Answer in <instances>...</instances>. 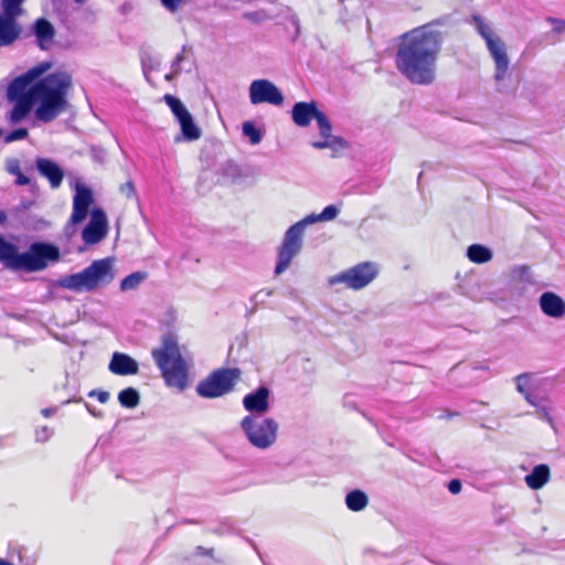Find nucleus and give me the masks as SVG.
I'll return each instance as SVG.
<instances>
[{"mask_svg": "<svg viewBox=\"0 0 565 565\" xmlns=\"http://www.w3.org/2000/svg\"><path fill=\"white\" fill-rule=\"evenodd\" d=\"M51 67L43 62L11 81L7 89V98L14 103L8 115L12 125L21 122L36 104L35 118L42 122H52L68 106V94L73 87L72 74L58 70L38 79Z\"/></svg>", "mask_w": 565, "mask_h": 565, "instance_id": "nucleus-1", "label": "nucleus"}, {"mask_svg": "<svg viewBox=\"0 0 565 565\" xmlns=\"http://www.w3.org/2000/svg\"><path fill=\"white\" fill-rule=\"evenodd\" d=\"M443 44V33L430 24L405 32L399 36L395 55L397 71L414 85L433 84Z\"/></svg>", "mask_w": 565, "mask_h": 565, "instance_id": "nucleus-2", "label": "nucleus"}, {"mask_svg": "<svg viewBox=\"0 0 565 565\" xmlns=\"http://www.w3.org/2000/svg\"><path fill=\"white\" fill-rule=\"evenodd\" d=\"M61 253L57 246L44 243H32L24 253H18L17 247L0 235V262L13 270L35 273L45 269L50 263L58 262Z\"/></svg>", "mask_w": 565, "mask_h": 565, "instance_id": "nucleus-3", "label": "nucleus"}, {"mask_svg": "<svg viewBox=\"0 0 565 565\" xmlns=\"http://www.w3.org/2000/svg\"><path fill=\"white\" fill-rule=\"evenodd\" d=\"M151 356L168 386L179 391H183L188 386V364L182 356L177 335L164 334L161 338L160 347L152 349Z\"/></svg>", "mask_w": 565, "mask_h": 565, "instance_id": "nucleus-4", "label": "nucleus"}, {"mask_svg": "<svg viewBox=\"0 0 565 565\" xmlns=\"http://www.w3.org/2000/svg\"><path fill=\"white\" fill-rule=\"evenodd\" d=\"M339 214V210L335 205L326 206L320 214H311L300 222L291 225L284 237L281 245L278 248V262L275 268V274L280 275L284 273L294 257L301 250L302 236L307 224H311L318 221H331L334 220Z\"/></svg>", "mask_w": 565, "mask_h": 565, "instance_id": "nucleus-5", "label": "nucleus"}, {"mask_svg": "<svg viewBox=\"0 0 565 565\" xmlns=\"http://www.w3.org/2000/svg\"><path fill=\"white\" fill-rule=\"evenodd\" d=\"M114 278V259L106 257L94 260L79 273L64 276L60 279L58 285L75 292L93 291L100 286L108 285Z\"/></svg>", "mask_w": 565, "mask_h": 565, "instance_id": "nucleus-6", "label": "nucleus"}, {"mask_svg": "<svg viewBox=\"0 0 565 565\" xmlns=\"http://www.w3.org/2000/svg\"><path fill=\"white\" fill-rule=\"evenodd\" d=\"M238 367H218L209 373L196 385V394L203 398H217L232 393L241 381Z\"/></svg>", "mask_w": 565, "mask_h": 565, "instance_id": "nucleus-7", "label": "nucleus"}, {"mask_svg": "<svg viewBox=\"0 0 565 565\" xmlns=\"http://www.w3.org/2000/svg\"><path fill=\"white\" fill-rule=\"evenodd\" d=\"M241 427L248 441L258 449H267L277 440L278 424L273 418L245 416Z\"/></svg>", "mask_w": 565, "mask_h": 565, "instance_id": "nucleus-8", "label": "nucleus"}, {"mask_svg": "<svg viewBox=\"0 0 565 565\" xmlns=\"http://www.w3.org/2000/svg\"><path fill=\"white\" fill-rule=\"evenodd\" d=\"M475 22L478 33L484 40L487 49L494 61V78L497 81H502L508 74L510 64L505 43L492 31L490 25L484 23L479 17H475Z\"/></svg>", "mask_w": 565, "mask_h": 565, "instance_id": "nucleus-9", "label": "nucleus"}, {"mask_svg": "<svg viewBox=\"0 0 565 565\" xmlns=\"http://www.w3.org/2000/svg\"><path fill=\"white\" fill-rule=\"evenodd\" d=\"M379 268L372 262H362L329 278V285L344 284L347 288L360 290L377 276Z\"/></svg>", "mask_w": 565, "mask_h": 565, "instance_id": "nucleus-10", "label": "nucleus"}, {"mask_svg": "<svg viewBox=\"0 0 565 565\" xmlns=\"http://www.w3.org/2000/svg\"><path fill=\"white\" fill-rule=\"evenodd\" d=\"M163 100L178 119L184 138L188 140L199 139L201 131L194 124L192 115L188 111L182 102L171 94H166L163 96Z\"/></svg>", "mask_w": 565, "mask_h": 565, "instance_id": "nucleus-11", "label": "nucleus"}, {"mask_svg": "<svg viewBox=\"0 0 565 565\" xmlns=\"http://www.w3.org/2000/svg\"><path fill=\"white\" fill-rule=\"evenodd\" d=\"M249 100L253 105L267 103L279 106L284 103V96L270 81L256 79L249 86Z\"/></svg>", "mask_w": 565, "mask_h": 565, "instance_id": "nucleus-12", "label": "nucleus"}, {"mask_svg": "<svg viewBox=\"0 0 565 565\" xmlns=\"http://www.w3.org/2000/svg\"><path fill=\"white\" fill-rule=\"evenodd\" d=\"M108 231V222L105 212L95 207L90 212V220L82 232L83 241L88 245L99 243L105 238Z\"/></svg>", "mask_w": 565, "mask_h": 565, "instance_id": "nucleus-13", "label": "nucleus"}, {"mask_svg": "<svg viewBox=\"0 0 565 565\" xmlns=\"http://www.w3.org/2000/svg\"><path fill=\"white\" fill-rule=\"evenodd\" d=\"M316 121L322 140L312 142L315 149L333 148L335 146L344 147L347 145L343 138L332 136V125L323 111L318 114Z\"/></svg>", "mask_w": 565, "mask_h": 565, "instance_id": "nucleus-14", "label": "nucleus"}, {"mask_svg": "<svg viewBox=\"0 0 565 565\" xmlns=\"http://www.w3.org/2000/svg\"><path fill=\"white\" fill-rule=\"evenodd\" d=\"M92 191L85 186L78 188L73 199V211L70 220L71 223L78 224L83 222L88 214V209L92 205Z\"/></svg>", "mask_w": 565, "mask_h": 565, "instance_id": "nucleus-15", "label": "nucleus"}, {"mask_svg": "<svg viewBox=\"0 0 565 565\" xmlns=\"http://www.w3.org/2000/svg\"><path fill=\"white\" fill-rule=\"evenodd\" d=\"M320 111L313 100L309 103L298 102L291 109V118L298 127H308L312 119L316 120Z\"/></svg>", "mask_w": 565, "mask_h": 565, "instance_id": "nucleus-16", "label": "nucleus"}, {"mask_svg": "<svg viewBox=\"0 0 565 565\" xmlns=\"http://www.w3.org/2000/svg\"><path fill=\"white\" fill-rule=\"evenodd\" d=\"M113 374L126 376L136 375L139 372L138 362L130 355L121 352H115L108 365Z\"/></svg>", "mask_w": 565, "mask_h": 565, "instance_id": "nucleus-17", "label": "nucleus"}, {"mask_svg": "<svg viewBox=\"0 0 565 565\" xmlns=\"http://www.w3.org/2000/svg\"><path fill=\"white\" fill-rule=\"evenodd\" d=\"M542 312L551 318L559 319L565 316V301L553 291H545L540 297Z\"/></svg>", "mask_w": 565, "mask_h": 565, "instance_id": "nucleus-18", "label": "nucleus"}, {"mask_svg": "<svg viewBox=\"0 0 565 565\" xmlns=\"http://www.w3.org/2000/svg\"><path fill=\"white\" fill-rule=\"evenodd\" d=\"M33 33L41 50L47 51L52 47L56 31L47 19L38 18L33 23Z\"/></svg>", "mask_w": 565, "mask_h": 565, "instance_id": "nucleus-19", "label": "nucleus"}, {"mask_svg": "<svg viewBox=\"0 0 565 565\" xmlns=\"http://www.w3.org/2000/svg\"><path fill=\"white\" fill-rule=\"evenodd\" d=\"M268 396L269 390L260 386L254 393L244 396L243 405L248 412L265 413L269 407Z\"/></svg>", "mask_w": 565, "mask_h": 565, "instance_id": "nucleus-20", "label": "nucleus"}, {"mask_svg": "<svg viewBox=\"0 0 565 565\" xmlns=\"http://www.w3.org/2000/svg\"><path fill=\"white\" fill-rule=\"evenodd\" d=\"M36 168L41 175L49 180L52 188H58L61 185L64 172L56 162L50 159L40 158L36 160Z\"/></svg>", "mask_w": 565, "mask_h": 565, "instance_id": "nucleus-21", "label": "nucleus"}, {"mask_svg": "<svg viewBox=\"0 0 565 565\" xmlns=\"http://www.w3.org/2000/svg\"><path fill=\"white\" fill-rule=\"evenodd\" d=\"M15 15L0 13V43L12 44L20 35L21 29L15 22Z\"/></svg>", "mask_w": 565, "mask_h": 565, "instance_id": "nucleus-22", "label": "nucleus"}, {"mask_svg": "<svg viewBox=\"0 0 565 565\" xmlns=\"http://www.w3.org/2000/svg\"><path fill=\"white\" fill-rule=\"evenodd\" d=\"M550 477V467L545 463H541L535 466L532 472L525 477V482L532 490H539L548 482Z\"/></svg>", "mask_w": 565, "mask_h": 565, "instance_id": "nucleus-23", "label": "nucleus"}, {"mask_svg": "<svg viewBox=\"0 0 565 565\" xmlns=\"http://www.w3.org/2000/svg\"><path fill=\"white\" fill-rule=\"evenodd\" d=\"M467 256L475 264H484L492 258V253L483 245L473 244L468 247Z\"/></svg>", "mask_w": 565, "mask_h": 565, "instance_id": "nucleus-24", "label": "nucleus"}, {"mask_svg": "<svg viewBox=\"0 0 565 565\" xmlns=\"http://www.w3.org/2000/svg\"><path fill=\"white\" fill-rule=\"evenodd\" d=\"M367 495L361 490H353L347 494L345 503L348 509L354 512L363 510L367 505Z\"/></svg>", "mask_w": 565, "mask_h": 565, "instance_id": "nucleus-25", "label": "nucleus"}, {"mask_svg": "<svg viewBox=\"0 0 565 565\" xmlns=\"http://www.w3.org/2000/svg\"><path fill=\"white\" fill-rule=\"evenodd\" d=\"M118 401L122 407L135 408L140 403V395L136 388L126 387L119 392Z\"/></svg>", "mask_w": 565, "mask_h": 565, "instance_id": "nucleus-26", "label": "nucleus"}, {"mask_svg": "<svg viewBox=\"0 0 565 565\" xmlns=\"http://www.w3.org/2000/svg\"><path fill=\"white\" fill-rule=\"evenodd\" d=\"M244 136L249 139L252 145H258L262 141V131L255 126L253 121H245L242 126Z\"/></svg>", "mask_w": 565, "mask_h": 565, "instance_id": "nucleus-27", "label": "nucleus"}, {"mask_svg": "<svg viewBox=\"0 0 565 565\" xmlns=\"http://www.w3.org/2000/svg\"><path fill=\"white\" fill-rule=\"evenodd\" d=\"M145 277L146 275L140 271L128 275L121 280L120 289L124 291L136 289L145 279Z\"/></svg>", "mask_w": 565, "mask_h": 565, "instance_id": "nucleus-28", "label": "nucleus"}, {"mask_svg": "<svg viewBox=\"0 0 565 565\" xmlns=\"http://www.w3.org/2000/svg\"><path fill=\"white\" fill-rule=\"evenodd\" d=\"M8 172L15 175V184L26 185L30 183V179L21 172L20 163L18 160H12L8 166Z\"/></svg>", "mask_w": 565, "mask_h": 565, "instance_id": "nucleus-29", "label": "nucleus"}, {"mask_svg": "<svg viewBox=\"0 0 565 565\" xmlns=\"http://www.w3.org/2000/svg\"><path fill=\"white\" fill-rule=\"evenodd\" d=\"M24 0H1L3 13L18 17L21 13V4Z\"/></svg>", "mask_w": 565, "mask_h": 565, "instance_id": "nucleus-30", "label": "nucleus"}, {"mask_svg": "<svg viewBox=\"0 0 565 565\" xmlns=\"http://www.w3.org/2000/svg\"><path fill=\"white\" fill-rule=\"evenodd\" d=\"M518 390L520 393H522L525 397V399L531 404V405H535V402L533 401L532 398V395L529 391V385H530V377L527 374H521L518 376Z\"/></svg>", "mask_w": 565, "mask_h": 565, "instance_id": "nucleus-31", "label": "nucleus"}, {"mask_svg": "<svg viewBox=\"0 0 565 565\" xmlns=\"http://www.w3.org/2000/svg\"><path fill=\"white\" fill-rule=\"evenodd\" d=\"M54 435V429L47 425L40 426L35 429L34 436L38 443H46Z\"/></svg>", "mask_w": 565, "mask_h": 565, "instance_id": "nucleus-32", "label": "nucleus"}, {"mask_svg": "<svg viewBox=\"0 0 565 565\" xmlns=\"http://www.w3.org/2000/svg\"><path fill=\"white\" fill-rule=\"evenodd\" d=\"M28 135H29V131L26 128L14 129V130L10 131L8 135H6L4 142L10 143L15 140H22V139L26 138Z\"/></svg>", "mask_w": 565, "mask_h": 565, "instance_id": "nucleus-33", "label": "nucleus"}, {"mask_svg": "<svg viewBox=\"0 0 565 565\" xmlns=\"http://www.w3.org/2000/svg\"><path fill=\"white\" fill-rule=\"evenodd\" d=\"M244 18L254 23H260V22L265 21L266 19H268V14L266 13L265 10H258V11H253V12H245Z\"/></svg>", "mask_w": 565, "mask_h": 565, "instance_id": "nucleus-34", "label": "nucleus"}, {"mask_svg": "<svg viewBox=\"0 0 565 565\" xmlns=\"http://www.w3.org/2000/svg\"><path fill=\"white\" fill-rule=\"evenodd\" d=\"M161 3L166 9H168L170 12H175L180 8L182 3H184L186 0H160Z\"/></svg>", "mask_w": 565, "mask_h": 565, "instance_id": "nucleus-35", "label": "nucleus"}, {"mask_svg": "<svg viewBox=\"0 0 565 565\" xmlns=\"http://www.w3.org/2000/svg\"><path fill=\"white\" fill-rule=\"evenodd\" d=\"M120 192L127 198H134L136 194L134 183L131 181H127L126 183L121 184Z\"/></svg>", "mask_w": 565, "mask_h": 565, "instance_id": "nucleus-36", "label": "nucleus"}, {"mask_svg": "<svg viewBox=\"0 0 565 565\" xmlns=\"http://www.w3.org/2000/svg\"><path fill=\"white\" fill-rule=\"evenodd\" d=\"M548 22L553 25V32L562 33L565 30V21L562 19L548 18Z\"/></svg>", "mask_w": 565, "mask_h": 565, "instance_id": "nucleus-37", "label": "nucleus"}, {"mask_svg": "<svg viewBox=\"0 0 565 565\" xmlns=\"http://www.w3.org/2000/svg\"><path fill=\"white\" fill-rule=\"evenodd\" d=\"M89 396H95L99 403L105 404L108 402L110 395L106 391H92Z\"/></svg>", "mask_w": 565, "mask_h": 565, "instance_id": "nucleus-38", "label": "nucleus"}, {"mask_svg": "<svg viewBox=\"0 0 565 565\" xmlns=\"http://www.w3.org/2000/svg\"><path fill=\"white\" fill-rule=\"evenodd\" d=\"M461 481L459 479H452L448 483V490L452 494H457L461 491Z\"/></svg>", "mask_w": 565, "mask_h": 565, "instance_id": "nucleus-39", "label": "nucleus"}, {"mask_svg": "<svg viewBox=\"0 0 565 565\" xmlns=\"http://www.w3.org/2000/svg\"><path fill=\"white\" fill-rule=\"evenodd\" d=\"M196 552H198L199 555L212 557L213 553H214V550L213 548L207 550V548H204L202 546H198Z\"/></svg>", "mask_w": 565, "mask_h": 565, "instance_id": "nucleus-40", "label": "nucleus"}, {"mask_svg": "<svg viewBox=\"0 0 565 565\" xmlns=\"http://www.w3.org/2000/svg\"><path fill=\"white\" fill-rule=\"evenodd\" d=\"M55 411H56L55 408L46 407V408H42L41 409V414L45 418H49V417H51L55 413Z\"/></svg>", "mask_w": 565, "mask_h": 565, "instance_id": "nucleus-41", "label": "nucleus"}, {"mask_svg": "<svg viewBox=\"0 0 565 565\" xmlns=\"http://www.w3.org/2000/svg\"><path fill=\"white\" fill-rule=\"evenodd\" d=\"M7 221V215L3 211H0V224L4 223Z\"/></svg>", "mask_w": 565, "mask_h": 565, "instance_id": "nucleus-42", "label": "nucleus"}, {"mask_svg": "<svg viewBox=\"0 0 565 565\" xmlns=\"http://www.w3.org/2000/svg\"><path fill=\"white\" fill-rule=\"evenodd\" d=\"M447 418H450L452 416H459V413H450V412H447L446 415H445Z\"/></svg>", "mask_w": 565, "mask_h": 565, "instance_id": "nucleus-43", "label": "nucleus"}, {"mask_svg": "<svg viewBox=\"0 0 565 565\" xmlns=\"http://www.w3.org/2000/svg\"><path fill=\"white\" fill-rule=\"evenodd\" d=\"M0 565H14V564H12L3 558H0Z\"/></svg>", "mask_w": 565, "mask_h": 565, "instance_id": "nucleus-44", "label": "nucleus"}, {"mask_svg": "<svg viewBox=\"0 0 565 565\" xmlns=\"http://www.w3.org/2000/svg\"><path fill=\"white\" fill-rule=\"evenodd\" d=\"M182 60H183V54L182 53L178 54L175 57V62L180 63Z\"/></svg>", "mask_w": 565, "mask_h": 565, "instance_id": "nucleus-45", "label": "nucleus"}, {"mask_svg": "<svg viewBox=\"0 0 565 565\" xmlns=\"http://www.w3.org/2000/svg\"><path fill=\"white\" fill-rule=\"evenodd\" d=\"M77 3H83L85 0H74Z\"/></svg>", "mask_w": 565, "mask_h": 565, "instance_id": "nucleus-46", "label": "nucleus"}, {"mask_svg": "<svg viewBox=\"0 0 565 565\" xmlns=\"http://www.w3.org/2000/svg\"><path fill=\"white\" fill-rule=\"evenodd\" d=\"M3 135V130L0 128V137Z\"/></svg>", "mask_w": 565, "mask_h": 565, "instance_id": "nucleus-47", "label": "nucleus"}, {"mask_svg": "<svg viewBox=\"0 0 565 565\" xmlns=\"http://www.w3.org/2000/svg\"><path fill=\"white\" fill-rule=\"evenodd\" d=\"M0 45H2V43H0Z\"/></svg>", "mask_w": 565, "mask_h": 565, "instance_id": "nucleus-48", "label": "nucleus"}]
</instances>
